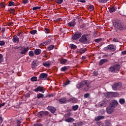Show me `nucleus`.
Segmentation results:
<instances>
[{
	"label": "nucleus",
	"instance_id": "79ce46f5",
	"mask_svg": "<svg viewBox=\"0 0 126 126\" xmlns=\"http://www.w3.org/2000/svg\"><path fill=\"white\" fill-rule=\"evenodd\" d=\"M38 9H41V7L35 6L32 8V10H37Z\"/></svg>",
	"mask_w": 126,
	"mask_h": 126
},
{
	"label": "nucleus",
	"instance_id": "49530a36",
	"mask_svg": "<svg viewBox=\"0 0 126 126\" xmlns=\"http://www.w3.org/2000/svg\"><path fill=\"white\" fill-rule=\"evenodd\" d=\"M0 7L3 8V7H5V5H4V2L0 3Z\"/></svg>",
	"mask_w": 126,
	"mask_h": 126
},
{
	"label": "nucleus",
	"instance_id": "a211bd4d",
	"mask_svg": "<svg viewBox=\"0 0 126 126\" xmlns=\"http://www.w3.org/2000/svg\"><path fill=\"white\" fill-rule=\"evenodd\" d=\"M12 41L13 43H19V37H17L16 35H14L12 38Z\"/></svg>",
	"mask_w": 126,
	"mask_h": 126
},
{
	"label": "nucleus",
	"instance_id": "ea45409f",
	"mask_svg": "<svg viewBox=\"0 0 126 126\" xmlns=\"http://www.w3.org/2000/svg\"><path fill=\"white\" fill-rule=\"evenodd\" d=\"M15 4V3H14V2H12V1H9V4H8V5L9 6H12V5H14Z\"/></svg>",
	"mask_w": 126,
	"mask_h": 126
},
{
	"label": "nucleus",
	"instance_id": "09e8293b",
	"mask_svg": "<svg viewBox=\"0 0 126 126\" xmlns=\"http://www.w3.org/2000/svg\"><path fill=\"white\" fill-rule=\"evenodd\" d=\"M33 126H43V125L41 123H36Z\"/></svg>",
	"mask_w": 126,
	"mask_h": 126
},
{
	"label": "nucleus",
	"instance_id": "5fc2aeb1",
	"mask_svg": "<svg viewBox=\"0 0 126 126\" xmlns=\"http://www.w3.org/2000/svg\"><path fill=\"white\" fill-rule=\"evenodd\" d=\"M93 75H94V76H97V75H98V72L96 71H94Z\"/></svg>",
	"mask_w": 126,
	"mask_h": 126
},
{
	"label": "nucleus",
	"instance_id": "e433bc0d",
	"mask_svg": "<svg viewBox=\"0 0 126 126\" xmlns=\"http://www.w3.org/2000/svg\"><path fill=\"white\" fill-rule=\"evenodd\" d=\"M70 47L71 48V49H76V48H77V46L73 44H71L70 45Z\"/></svg>",
	"mask_w": 126,
	"mask_h": 126
},
{
	"label": "nucleus",
	"instance_id": "2eb2a0df",
	"mask_svg": "<svg viewBox=\"0 0 126 126\" xmlns=\"http://www.w3.org/2000/svg\"><path fill=\"white\" fill-rule=\"evenodd\" d=\"M75 21H76V20L73 19L72 21H71L68 23V26L69 27H74V26L76 25V22H75Z\"/></svg>",
	"mask_w": 126,
	"mask_h": 126
},
{
	"label": "nucleus",
	"instance_id": "6e6d98bb",
	"mask_svg": "<svg viewBox=\"0 0 126 126\" xmlns=\"http://www.w3.org/2000/svg\"><path fill=\"white\" fill-rule=\"evenodd\" d=\"M90 94H89V93H87L86 94H84V97L85 98H88L89 96H90Z\"/></svg>",
	"mask_w": 126,
	"mask_h": 126
},
{
	"label": "nucleus",
	"instance_id": "052dcab7",
	"mask_svg": "<svg viewBox=\"0 0 126 126\" xmlns=\"http://www.w3.org/2000/svg\"><path fill=\"white\" fill-rule=\"evenodd\" d=\"M78 1L80 2H82L83 3H85V2H86V1L84 0H79Z\"/></svg>",
	"mask_w": 126,
	"mask_h": 126
},
{
	"label": "nucleus",
	"instance_id": "37998d69",
	"mask_svg": "<svg viewBox=\"0 0 126 126\" xmlns=\"http://www.w3.org/2000/svg\"><path fill=\"white\" fill-rule=\"evenodd\" d=\"M31 80V81H37V77H32Z\"/></svg>",
	"mask_w": 126,
	"mask_h": 126
},
{
	"label": "nucleus",
	"instance_id": "58836bf2",
	"mask_svg": "<svg viewBox=\"0 0 126 126\" xmlns=\"http://www.w3.org/2000/svg\"><path fill=\"white\" fill-rule=\"evenodd\" d=\"M2 62H3V56H2V54H0V63Z\"/></svg>",
	"mask_w": 126,
	"mask_h": 126
},
{
	"label": "nucleus",
	"instance_id": "f8f14e48",
	"mask_svg": "<svg viewBox=\"0 0 126 126\" xmlns=\"http://www.w3.org/2000/svg\"><path fill=\"white\" fill-rule=\"evenodd\" d=\"M81 35H82V33H81V32L75 33L74 35L72 37V39L73 40H78V39H79V38L81 37Z\"/></svg>",
	"mask_w": 126,
	"mask_h": 126
},
{
	"label": "nucleus",
	"instance_id": "4468645a",
	"mask_svg": "<svg viewBox=\"0 0 126 126\" xmlns=\"http://www.w3.org/2000/svg\"><path fill=\"white\" fill-rule=\"evenodd\" d=\"M47 77H48V74L45 73L40 74V76H39L40 80H44V79H46Z\"/></svg>",
	"mask_w": 126,
	"mask_h": 126
},
{
	"label": "nucleus",
	"instance_id": "dca6fc26",
	"mask_svg": "<svg viewBox=\"0 0 126 126\" xmlns=\"http://www.w3.org/2000/svg\"><path fill=\"white\" fill-rule=\"evenodd\" d=\"M59 102L60 104H66L67 103V100L65 97H63L59 100Z\"/></svg>",
	"mask_w": 126,
	"mask_h": 126
},
{
	"label": "nucleus",
	"instance_id": "c756f323",
	"mask_svg": "<svg viewBox=\"0 0 126 126\" xmlns=\"http://www.w3.org/2000/svg\"><path fill=\"white\" fill-rule=\"evenodd\" d=\"M54 48H55V45H49L47 47V49H48V51H52V50H53V49H54Z\"/></svg>",
	"mask_w": 126,
	"mask_h": 126
},
{
	"label": "nucleus",
	"instance_id": "603ef678",
	"mask_svg": "<svg viewBox=\"0 0 126 126\" xmlns=\"http://www.w3.org/2000/svg\"><path fill=\"white\" fill-rule=\"evenodd\" d=\"M24 35V33L23 32H20V38L21 39H23L24 37L23 36Z\"/></svg>",
	"mask_w": 126,
	"mask_h": 126
},
{
	"label": "nucleus",
	"instance_id": "412c9836",
	"mask_svg": "<svg viewBox=\"0 0 126 126\" xmlns=\"http://www.w3.org/2000/svg\"><path fill=\"white\" fill-rule=\"evenodd\" d=\"M104 118H105V117L103 116L99 115L95 117V121L97 122L98 121H100V120H103Z\"/></svg>",
	"mask_w": 126,
	"mask_h": 126
},
{
	"label": "nucleus",
	"instance_id": "c9c22d12",
	"mask_svg": "<svg viewBox=\"0 0 126 126\" xmlns=\"http://www.w3.org/2000/svg\"><path fill=\"white\" fill-rule=\"evenodd\" d=\"M67 69V67L66 66H64L61 68V71H65Z\"/></svg>",
	"mask_w": 126,
	"mask_h": 126
},
{
	"label": "nucleus",
	"instance_id": "e2e57ef3",
	"mask_svg": "<svg viewBox=\"0 0 126 126\" xmlns=\"http://www.w3.org/2000/svg\"><path fill=\"white\" fill-rule=\"evenodd\" d=\"M23 2L24 4H26V3H27V2H28V0H24Z\"/></svg>",
	"mask_w": 126,
	"mask_h": 126
},
{
	"label": "nucleus",
	"instance_id": "7c9ffc66",
	"mask_svg": "<svg viewBox=\"0 0 126 126\" xmlns=\"http://www.w3.org/2000/svg\"><path fill=\"white\" fill-rule=\"evenodd\" d=\"M119 93L116 92H112V97H118Z\"/></svg>",
	"mask_w": 126,
	"mask_h": 126
},
{
	"label": "nucleus",
	"instance_id": "8fccbe9b",
	"mask_svg": "<svg viewBox=\"0 0 126 126\" xmlns=\"http://www.w3.org/2000/svg\"><path fill=\"white\" fill-rule=\"evenodd\" d=\"M94 41L96 43H99V42H101V41H102V38L96 39L94 40Z\"/></svg>",
	"mask_w": 126,
	"mask_h": 126
},
{
	"label": "nucleus",
	"instance_id": "a878e982",
	"mask_svg": "<svg viewBox=\"0 0 126 126\" xmlns=\"http://www.w3.org/2000/svg\"><path fill=\"white\" fill-rule=\"evenodd\" d=\"M116 10H117V7L113 6L109 9V12L112 13V12H115V11H116Z\"/></svg>",
	"mask_w": 126,
	"mask_h": 126
},
{
	"label": "nucleus",
	"instance_id": "ddd939ff",
	"mask_svg": "<svg viewBox=\"0 0 126 126\" xmlns=\"http://www.w3.org/2000/svg\"><path fill=\"white\" fill-rule=\"evenodd\" d=\"M119 105V102H118V101L117 100H113L112 101V102L110 104V106L113 107L114 108H116L117 106Z\"/></svg>",
	"mask_w": 126,
	"mask_h": 126
},
{
	"label": "nucleus",
	"instance_id": "13d9d810",
	"mask_svg": "<svg viewBox=\"0 0 126 126\" xmlns=\"http://www.w3.org/2000/svg\"><path fill=\"white\" fill-rule=\"evenodd\" d=\"M98 1L100 3H106L105 0H98Z\"/></svg>",
	"mask_w": 126,
	"mask_h": 126
},
{
	"label": "nucleus",
	"instance_id": "0eeeda50",
	"mask_svg": "<svg viewBox=\"0 0 126 126\" xmlns=\"http://www.w3.org/2000/svg\"><path fill=\"white\" fill-rule=\"evenodd\" d=\"M112 89L116 91L118 89H120L122 87V84L121 83H115L112 86Z\"/></svg>",
	"mask_w": 126,
	"mask_h": 126
},
{
	"label": "nucleus",
	"instance_id": "a18cd8bd",
	"mask_svg": "<svg viewBox=\"0 0 126 126\" xmlns=\"http://www.w3.org/2000/svg\"><path fill=\"white\" fill-rule=\"evenodd\" d=\"M63 0H57L56 2L57 3H59V4H61L63 3Z\"/></svg>",
	"mask_w": 126,
	"mask_h": 126
},
{
	"label": "nucleus",
	"instance_id": "f3484780",
	"mask_svg": "<svg viewBox=\"0 0 126 126\" xmlns=\"http://www.w3.org/2000/svg\"><path fill=\"white\" fill-rule=\"evenodd\" d=\"M39 65V63L37 60H33L32 63V68L36 67V66H38Z\"/></svg>",
	"mask_w": 126,
	"mask_h": 126
},
{
	"label": "nucleus",
	"instance_id": "6e6552de",
	"mask_svg": "<svg viewBox=\"0 0 126 126\" xmlns=\"http://www.w3.org/2000/svg\"><path fill=\"white\" fill-rule=\"evenodd\" d=\"M110 101L109 100H107L106 99H104L103 101H101L99 103L98 106L99 107H104V106H106V105H108Z\"/></svg>",
	"mask_w": 126,
	"mask_h": 126
},
{
	"label": "nucleus",
	"instance_id": "a19ab883",
	"mask_svg": "<svg viewBox=\"0 0 126 126\" xmlns=\"http://www.w3.org/2000/svg\"><path fill=\"white\" fill-rule=\"evenodd\" d=\"M36 33H37V30H36L31 31V34H32V35H35Z\"/></svg>",
	"mask_w": 126,
	"mask_h": 126
},
{
	"label": "nucleus",
	"instance_id": "69168bd1",
	"mask_svg": "<svg viewBox=\"0 0 126 126\" xmlns=\"http://www.w3.org/2000/svg\"><path fill=\"white\" fill-rule=\"evenodd\" d=\"M90 9H91V10H93V9H94V6H93V5L90 6Z\"/></svg>",
	"mask_w": 126,
	"mask_h": 126
},
{
	"label": "nucleus",
	"instance_id": "4be33fe9",
	"mask_svg": "<svg viewBox=\"0 0 126 126\" xmlns=\"http://www.w3.org/2000/svg\"><path fill=\"white\" fill-rule=\"evenodd\" d=\"M65 122L66 123H72V122H74V119L72 118L69 117L65 120Z\"/></svg>",
	"mask_w": 126,
	"mask_h": 126
},
{
	"label": "nucleus",
	"instance_id": "1a4fd4ad",
	"mask_svg": "<svg viewBox=\"0 0 126 126\" xmlns=\"http://www.w3.org/2000/svg\"><path fill=\"white\" fill-rule=\"evenodd\" d=\"M47 115H49V112L48 111H40L38 112L37 114V117L38 118H42V117H44V116H47Z\"/></svg>",
	"mask_w": 126,
	"mask_h": 126
},
{
	"label": "nucleus",
	"instance_id": "de8ad7c7",
	"mask_svg": "<svg viewBox=\"0 0 126 126\" xmlns=\"http://www.w3.org/2000/svg\"><path fill=\"white\" fill-rule=\"evenodd\" d=\"M5 45V42L4 41H0V46H4Z\"/></svg>",
	"mask_w": 126,
	"mask_h": 126
},
{
	"label": "nucleus",
	"instance_id": "4c0bfd02",
	"mask_svg": "<svg viewBox=\"0 0 126 126\" xmlns=\"http://www.w3.org/2000/svg\"><path fill=\"white\" fill-rule=\"evenodd\" d=\"M78 109V105H74L72 106V110L73 111H76Z\"/></svg>",
	"mask_w": 126,
	"mask_h": 126
},
{
	"label": "nucleus",
	"instance_id": "72a5a7b5",
	"mask_svg": "<svg viewBox=\"0 0 126 126\" xmlns=\"http://www.w3.org/2000/svg\"><path fill=\"white\" fill-rule=\"evenodd\" d=\"M119 103L120 104H125V103H126V100L124 98H120L119 99Z\"/></svg>",
	"mask_w": 126,
	"mask_h": 126
},
{
	"label": "nucleus",
	"instance_id": "3c124183",
	"mask_svg": "<svg viewBox=\"0 0 126 126\" xmlns=\"http://www.w3.org/2000/svg\"><path fill=\"white\" fill-rule=\"evenodd\" d=\"M70 83V81H67L66 82H65L63 84V86H66V85H68Z\"/></svg>",
	"mask_w": 126,
	"mask_h": 126
},
{
	"label": "nucleus",
	"instance_id": "20e7f679",
	"mask_svg": "<svg viewBox=\"0 0 126 126\" xmlns=\"http://www.w3.org/2000/svg\"><path fill=\"white\" fill-rule=\"evenodd\" d=\"M89 36L88 34H83L81 38H80L79 41L81 43L83 44H87L88 43V38Z\"/></svg>",
	"mask_w": 126,
	"mask_h": 126
},
{
	"label": "nucleus",
	"instance_id": "b1692460",
	"mask_svg": "<svg viewBox=\"0 0 126 126\" xmlns=\"http://www.w3.org/2000/svg\"><path fill=\"white\" fill-rule=\"evenodd\" d=\"M49 111L51 112V113H52V114H55V112L56 111V109L54 107H49Z\"/></svg>",
	"mask_w": 126,
	"mask_h": 126
},
{
	"label": "nucleus",
	"instance_id": "6ab92c4d",
	"mask_svg": "<svg viewBox=\"0 0 126 126\" xmlns=\"http://www.w3.org/2000/svg\"><path fill=\"white\" fill-rule=\"evenodd\" d=\"M107 62H108V59H102L99 61V65H102V64H103V63H107Z\"/></svg>",
	"mask_w": 126,
	"mask_h": 126
},
{
	"label": "nucleus",
	"instance_id": "4d7b16f0",
	"mask_svg": "<svg viewBox=\"0 0 126 126\" xmlns=\"http://www.w3.org/2000/svg\"><path fill=\"white\" fill-rule=\"evenodd\" d=\"M113 42H115V43H117L118 42H119V39L117 38H114L113 39Z\"/></svg>",
	"mask_w": 126,
	"mask_h": 126
},
{
	"label": "nucleus",
	"instance_id": "aec40b11",
	"mask_svg": "<svg viewBox=\"0 0 126 126\" xmlns=\"http://www.w3.org/2000/svg\"><path fill=\"white\" fill-rule=\"evenodd\" d=\"M35 55H36V56H38L39 55H40V54H41V53H42V50H41V49H36L34 50V52Z\"/></svg>",
	"mask_w": 126,
	"mask_h": 126
},
{
	"label": "nucleus",
	"instance_id": "774afa93",
	"mask_svg": "<svg viewBox=\"0 0 126 126\" xmlns=\"http://www.w3.org/2000/svg\"><path fill=\"white\" fill-rule=\"evenodd\" d=\"M85 59H86V56H82V60H85Z\"/></svg>",
	"mask_w": 126,
	"mask_h": 126
},
{
	"label": "nucleus",
	"instance_id": "864d4df0",
	"mask_svg": "<svg viewBox=\"0 0 126 126\" xmlns=\"http://www.w3.org/2000/svg\"><path fill=\"white\" fill-rule=\"evenodd\" d=\"M105 125L107 126H111V122H110V121H106L105 123Z\"/></svg>",
	"mask_w": 126,
	"mask_h": 126
},
{
	"label": "nucleus",
	"instance_id": "5701e85b",
	"mask_svg": "<svg viewBox=\"0 0 126 126\" xmlns=\"http://www.w3.org/2000/svg\"><path fill=\"white\" fill-rule=\"evenodd\" d=\"M86 51H87L86 48H82V49H79L78 51V52L79 54H84V53H85V52H86Z\"/></svg>",
	"mask_w": 126,
	"mask_h": 126
},
{
	"label": "nucleus",
	"instance_id": "c03bdc74",
	"mask_svg": "<svg viewBox=\"0 0 126 126\" xmlns=\"http://www.w3.org/2000/svg\"><path fill=\"white\" fill-rule=\"evenodd\" d=\"M44 30L45 31V33H46V34H49V33H50V30H49V29L45 28Z\"/></svg>",
	"mask_w": 126,
	"mask_h": 126
},
{
	"label": "nucleus",
	"instance_id": "7ed1b4c3",
	"mask_svg": "<svg viewBox=\"0 0 126 126\" xmlns=\"http://www.w3.org/2000/svg\"><path fill=\"white\" fill-rule=\"evenodd\" d=\"M120 70V65L116 64L111 66L109 67V71L113 72V73H118Z\"/></svg>",
	"mask_w": 126,
	"mask_h": 126
},
{
	"label": "nucleus",
	"instance_id": "f704fd0d",
	"mask_svg": "<svg viewBox=\"0 0 126 126\" xmlns=\"http://www.w3.org/2000/svg\"><path fill=\"white\" fill-rule=\"evenodd\" d=\"M96 124L97 125V126H105L104 125V124H103L102 122L100 121L97 122Z\"/></svg>",
	"mask_w": 126,
	"mask_h": 126
},
{
	"label": "nucleus",
	"instance_id": "f03ea898",
	"mask_svg": "<svg viewBox=\"0 0 126 126\" xmlns=\"http://www.w3.org/2000/svg\"><path fill=\"white\" fill-rule=\"evenodd\" d=\"M76 87L78 89H80V88H82V87H86V88L84 89V90L85 91H88L89 85L87 83V81H84L77 84Z\"/></svg>",
	"mask_w": 126,
	"mask_h": 126
},
{
	"label": "nucleus",
	"instance_id": "9d476101",
	"mask_svg": "<svg viewBox=\"0 0 126 126\" xmlns=\"http://www.w3.org/2000/svg\"><path fill=\"white\" fill-rule=\"evenodd\" d=\"M34 92H42V93H44L45 92V90H44V87L41 86H38L36 88L33 90Z\"/></svg>",
	"mask_w": 126,
	"mask_h": 126
},
{
	"label": "nucleus",
	"instance_id": "0e129e2a",
	"mask_svg": "<svg viewBox=\"0 0 126 126\" xmlns=\"http://www.w3.org/2000/svg\"><path fill=\"white\" fill-rule=\"evenodd\" d=\"M66 116H67V117H70V116H71V113L69 112V113H67L66 114Z\"/></svg>",
	"mask_w": 126,
	"mask_h": 126
},
{
	"label": "nucleus",
	"instance_id": "473e14b6",
	"mask_svg": "<svg viewBox=\"0 0 126 126\" xmlns=\"http://www.w3.org/2000/svg\"><path fill=\"white\" fill-rule=\"evenodd\" d=\"M44 97V94H37V99H40V98H43Z\"/></svg>",
	"mask_w": 126,
	"mask_h": 126
},
{
	"label": "nucleus",
	"instance_id": "cd10ccee",
	"mask_svg": "<svg viewBox=\"0 0 126 126\" xmlns=\"http://www.w3.org/2000/svg\"><path fill=\"white\" fill-rule=\"evenodd\" d=\"M67 62V60L66 59H62L60 61V63H61L62 64H65V63H66Z\"/></svg>",
	"mask_w": 126,
	"mask_h": 126
},
{
	"label": "nucleus",
	"instance_id": "39448f33",
	"mask_svg": "<svg viewBox=\"0 0 126 126\" xmlns=\"http://www.w3.org/2000/svg\"><path fill=\"white\" fill-rule=\"evenodd\" d=\"M104 51H111V52H115L116 51V45L114 44H110L103 48Z\"/></svg>",
	"mask_w": 126,
	"mask_h": 126
},
{
	"label": "nucleus",
	"instance_id": "bf43d9fd",
	"mask_svg": "<svg viewBox=\"0 0 126 126\" xmlns=\"http://www.w3.org/2000/svg\"><path fill=\"white\" fill-rule=\"evenodd\" d=\"M9 12L10 13H14V9H11L9 10Z\"/></svg>",
	"mask_w": 126,
	"mask_h": 126
},
{
	"label": "nucleus",
	"instance_id": "c85d7f7f",
	"mask_svg": "<svg viewBox=\"0 0 126 126\" xmlns=\"http://www.w3.org/2000/svg\"><path fill=\"white\" fill-rule=\"evenodd\" d=\"M43 65L44 66H45L46 67H49V66L51 65V63L50 62H46V63H43Z\"/></svg>",
	"mask_w": 126,
	"mask_h": 126
},
{
	"label": "nucleus",
	"instance_id": "680f3d73",
	"mask_svg": "<svg viewBox=\"0 0 126 126\" xmlns=\"http://www.w3.org/2000/svg\"><path fill=\"white\" fill-rule=\"evenodd\" d=\"M67 102H73V98H70L67 100Z\"/></svg>",
	"mask_w": 126,
	"mask_h": 126
},
{
	"label": "nucleus",
	"instance_id": "bb28decb",
	"mask_svg": "<svg viewBox=\"0 0 126 126\" xmlns=\"http://www.w3.org/2000/svg\"><path fill=\"white\" fill-rule=\"evenodd\" d=\"M51 42L49 41H46L41 43V46H47V45H50Z\"/></svg>",
	"mask_w": 126,
	"mask_h": 126
},
{
	"label": "nucleus",
	"instance_id": "393cba45",
	"mask_svg": "<svg viewBox=\"0 0 126 126\" xmlns=\"http://www.w3.org/2000/svg\"><path fill=\"white\" fill-rule=\"evenodd\" d=\"M104 96H105V97L107 98H110V97H112V92L105 93L104 94Z\"/></svg>",
	"mask_w": 126,
	"mask_h": 126
},
{
	"label": "nucleus",
	"instance_id": "2f4dec72",
	"mask_svg": "<svg viewBox=\"0 0 126 126\" xmlns=\"http://www.w3.org/2000/svg\"><path fill=\"white\" fill-rule=\"evenodd\" d=\"M29 55L30 56V57L31 58H32V57H34V53L33 51H30L29 52Z\"/></svg>",
	"mask_w": 126,
	"mask_h": 126
},
{
	"label": "nucleus",
	"instance_id": "423d86ee",
	"mask_svg": "<svg viewBox=\"0 0 126 126\" xmlns=\"http://www.w3.org/2000/svg\"><path fill=\"white\" fill-rule=\"evenodd\" d=\"M20 50L21 51L20 54L21 55H23V56H25L26 55V53L29 51V47H27L25 48L24 46L20 47Z\"/></svg>",
	"mask_w": 126,
	"mask_h": 126
},
{
	"label": "nucleus",
	"instance_id": "9b49d317",
	"mask_svg": "<svg viewBox=\"0 0 126 126\" xmlns=\"http://www.w3.org/2000/svg\"><path fill=\"white\" fill-rule=\"evenodd\" d=\"M114 110H115V108L114 107H112L111 105H109V106L106 108V112L109 114L110 115V114H112L113 112H114Z\"/></svg>",
	"mask_w": 126,
	"mask_h": 126
},
{
	"label": "nucleus",
	"instance_id": "f257e3e1",
	"mask_svg": "<svg viewBox=\"0 0 126 126\" xmlns=\"http://www.w3.org/2000/svg\"><path fill=\"white\" fill-rule=\"evenodd\" d=\"M114 27L116 29H118V30H120V31L126 29V26L120 21H117L115 23Z\"/></svg>",
	"mask_w": 126,
	"mask_h": 126
},
{
	"label": "nucleus",
	"instance_id": "338daca9",
	"mask_svg": "<svg viewBox=\"0 0 126 126\" xmlns=\"http://www.w3.org/2000/svg\"><path fill=\"white\" fill-rule=\"evenodd\" d=\"M121 54H122V55H126V50L123 51V52L121 53Z\"/></svg>",
	"mask_w": 126,
	"mask_h": 126
}]
</instances>
